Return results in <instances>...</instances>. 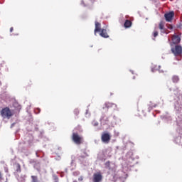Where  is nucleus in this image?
I'll use <instances>...</instances> for the list:
<instances>
[{
    "mask_svg": "<svg viewBox=\"0 0 182 182\" xmlns=\"http://www.w3.org/2000/svg\"><path fill=\"white\" fill-rule=\"evenodd\" d=\"M0 114L3 119H9L11 117L14 116V113H12V111H11V109L9 107H6L3 108L0 111Z\"/></svg>",
    "mask_w": 182,
    "mask_h": 182,
    "instance_id": "1",
    "label": "nucleus"
},
{
    "mask_svg": "<svg viewBox=\"0 0 182 182\" xmlns=\"http://www.w3.org/2000/svg\"><path fill=\"white\" fill-rule=\"evenodd\" d=\"M71 139L73 143L77 146L83 143V136H80L77 132H73Z\"/></svg>",
    "mask_w": 182,
    "mask_h": 182,
    "instance_id": "2",
    "label": "nucleus"
},
{
    "mask_svg": "<svg viewBox=\"0 0 182 182\" xmlns=\"http://www.w3.org/2000/svg\"><path fill=\"white\" fill-rule=\"evenodd\" d=\"M171 53L174 56H182V47L181 46L176 45L174 47H172Z\"/></svg>",
    "mask_w": 182,
    "mask_h": 182,
    "instance_id": "3",
    "label": "nucleus"
},
{
    "mask_svg": "<svg viewBox=\"0 0 182 182\" xmlns=\"http://www.w3.org/2000/svg\"><path fill=\"white\" fill-rule=\"evenodd\" d=\"M111 139H112V136H110V134L107 132L102 133L101 136L102 142L105 143L106 144H108V143L110 142Z\"/></svg>",
    "mask_w": 182,
    "mask_h": 182,
    "instance_id": "4",
    "label": "nucleus"
},
{
    "mask_svg": "<svg viewBox=\"0 0 182 182\" xmlns=\"http://www.w3.org/2000/svg\"><path fill=\"white\" fill-rule=\"evenodd\" d=\"M172 43L173 45H178L180 42H181V36H178L177 34H173L171 37Z\"/></svg>",
    "mask_w": 182,
    "mask_h": 182,
    "instance_id": "5",
    "label": "nucleus"
},
{
    "mask_svg": "<svg viewBox=\"0 0 182 182\" xmlns=\"http://www.w3.org/2000/svg\"><path fill=\"white\" fill-rule=\"evenodd\" d=\"M164 18L166 22H171V21H173V18H174V11H170L169 13L165 14Z\"/></svg>",
    "mask_w": 182,
    "mask_h": 182,
    "instance_id": "6",
    "label": "nucleus"
},
{
    "mask_svg": "<svg viewBox=\"0 0 182 182\" xmlns=\"http://www.w3.org/2000/svg\"><path fill=\"white\" fill-rule=\"evenodd\" d=\"M103 176L100 173H94L93 175V182H100Z\"/></svg>",
    "mask_w": 182,
    "mask_h": 182,
    "instance_id": "7",
    "label": "nucleus"
},
{
    "mask_svg": "<svg viewBox=\"0 0 182 182\" xmlns=\"http://www.w3.org/2000/svg\"><path fill=\"white\" fill-rule=\"evenodd\" d=\"M102 31V24L97 21H95V35L97 33V32H100Z\"/></svg>",
    "mask_w": 182,
    "mask_h": 182,
    "instance_id": "8",
    "label": "nucleus"
},
{
    "mask_svg": "<svg viewBox=\"0 0 182 182\" xmlns=\"http://www.w3.org/2000/svg\"><path fill=\"white\" fill-rule=\"evenodd\" d=\"M100 36H102V38H109V34H107V31L106 29L102 28V31H100Z\"/></svg>",
    "mask_w": 182,
    "mask_h": 182,
    "instance_id": "9",
    "label": "nucleus"
},
{
    "mask_svg": "<svg viewBox=\"0 0 182 182\" xmlns=\"http://www.w3.org/2000/svg\"><path fill=\"white\" fill-rule=\"evenodd\" d=\"M106 107H107V109H109V107H117V105L112 102H108L106 104Z\"/></svg>",
    "mask_w": 182,
    "mask_h": 182,
    "instance_id": "10",
    "label": "nucleus"
},
{
    "mask_svg": "<svg viewBox=\"0 0 182 182\" xmlns=\"http://www.w3.org/2000/svg\"><path fill=\"white\" fill-rule=\"evenodd\" d=\"M124 26H125V28H130V26H132V22L130 21V20L125 21Z\"/></svg>",
    "mask_w": 182,
    "mask_h": 182,
    "instance_id": "11",
    "label": "nucleus"
},
{
    "mask_svg": "<svg viewBox=\"0 0 182 182\" xmlns=\"http://www.w3.org/2000/svg\"><path fill=\"white\" fill-rule=\"evenodd\" d=\"M31 182H39V179H38V176H31Z\"/></svg>",
    "mask_w": 182,
    "mask_h": 182,
    "instance_id": "12",
    "label": "nucleus"
},
{
    "mask_svg": "<svg viewBox=\"0 0 182 182\" xmlns=\"http://www.w3.org/2000/svg\"><path fill=\"white\" fill-rule=\"evenodd\" d=\"M159 26V29L161 31H163V29H164V22L160 21Z\"/></svg>",
    "mask_w": 182,
    "mask_h": 182,
    "instance_id": "13",
    "label": "nucleus"
},
{
    "mask_svg": "<svg viewBox=\"0 0 182 182\" xmlns=\"http://www.w3.org/2000/svg\"><path fill=\"white\" fill-rule=\"evenodd\" d=\"M88 156L89 155L86 152H84L83 155L80 156V159H85V157H88Z\"/></svg>",
    "mask_w": 182,
    "mask_h": 182,
    "instance_id": "14",
    "label": "nucleus"
},
{
    "mask_svg": "<svg viewBox=\"0 0 182 182\" xmlns=\"http://www.w3.org/2000/svg\"><path fill=\"white\" fill-rule=\"evenodd\" d=\"M16 167H17L16 168L17 173H21V164H17Z\"/></svg>",
    "mask_w": 182,
    "mask_h": 182,
    "instance_id": "15",
    "label": "nucleus"
},
{
    "mask_svg": "<svg viewBox=\"0 0 182 182\" xmlns=\"http://www.w3.org/2000/svg\"><path fill=\"white\" fill-rule=\"evenodd\" d=\"M105 166L107 168H109V170H110V161H107L105 163Z\"/></svg>",
    "mask_w": 182,
    "mask_h": 182,
    "instance_id": "16",
    "label": "nucleus"
},
{
    "mask_svg": "<svg viewBox=\"0 0 182 182\" xmlns=\"http://www.w3.org/2000/svg\"><path fill=\"white\" fill-rule=\"evenodd\" d=\"M173 82H174L175 83L177 82H178V77L174 76V77H173Z\"/></svg>",
    "mask_w": 182,
    "mask_h": 182,
    "instance_id": "17",
    "label": "nucleus"
},
{
    "mask_svg": "<svg viewBox=\"0 0 182 182\" xmlns=\"http://www.w3.org/2000/svg\"><path fill=\"white\" fill-rule=\"evenodd\" d=\"M167 28H168V29L172 30V29H173V25H171V24H168V25H167Z\"/></svg>",
    "mask_w": 182,
    "mask_h": 182,
    "instance_id": "18",
    "label": "nucleus"
},
{
    "mask_svg": "<svg viewBox=\"0 0 182 182\" xmlns=\"http://www.w3.org/2000/svg\"><path fill=\"white\" fill-rule=\"evenodd\" d=\"M158 36H159V32L154 31V38H156V37Z\"/></svg>",
    "mask_w": 182,
    "mask_h": 182,
    "instance_id": "19",
    "label": "nucleus"
},
{
    "mask_svg": "<svg viewBox=\"0 0 182 182\" xmlns=\"http://www.w3.org/2000/svg\"><path fill=\"white\" fill-rule=\"evenodd\" d=\"M74 113H75L76 115L79 114V109H75V110H74Z\"/></svg>",
    "mask_w": 182,
    "mask_h": 182,
    "instance_id": "20",
    "label": "nucleus"
},
{
    "mask_svg": "<svg viewBox=\"0 0 182 182\" xmlns=\"http://www.w3.org/2000/svg\"><path fill=\"white\" fill-rule=\"evenodd\" d=\"M31 83L32 82L31 81L27 82V87H31V85H32Z\"/></svg>",
    "mask_w": 182,
    "mask_h": 182,
    "instance_id": "21",
    "label": "nucleus"
},
{
    "mask_svg": "<svg viewBox=\"0 0 182 182\" xmlns=\"http://www.w3.org/2000/svg\"><path fill=\"white\" fill-rule=\"evenodd\" d=\"M78 181H83V177L80 176V177L78 178Z\"/></svg>",
    "mask_w": 182,
    "mask_h": 182,
    "instance_id": "22",
    "label": "nucleus"
},
{
    "mask_svg": "<svg viewBox=\"0 0 182 182\" xmlns=\"http://www.w3.org/2000/svg\"><path fill=\"white\" fill-rule=\"evenodd\" d=\"M10 32H14V27H11V28H10Z\"/></svg>",
    "mask_w": 182,
    "mask_h": 182,
    "instance_id": "23",
    "label": "nucleus"
},
{
    "mask_svg": "<svg viewBox=\"0 0 182 182\" xmlns=\"http://www.w3.org/2000/svg\"><path fill=\"white\" fill-rule=\"evenodd\" d=\"M94 126H99V123L95 122V123L94 124Z\"/></svg>",
    "mask_w": 182,
    "mask_h": 182,
    "instance_id": "24",
    "label": "nucleus"
},
{
    "mask_svg": "<svg viewBox=\"0 0 182 182\" xmlns=\"http://www.w3.org/2000/svg\"><path fill=\"white\" fill-rule=\"evenodd\" d=\"M55 182H59V180L55 179Z\"/></svg>",
    "mask_w": 182,
    "mask_h": 182,
    "instance_id": "25",
    "label": "nucleus"
}]
</instances>
